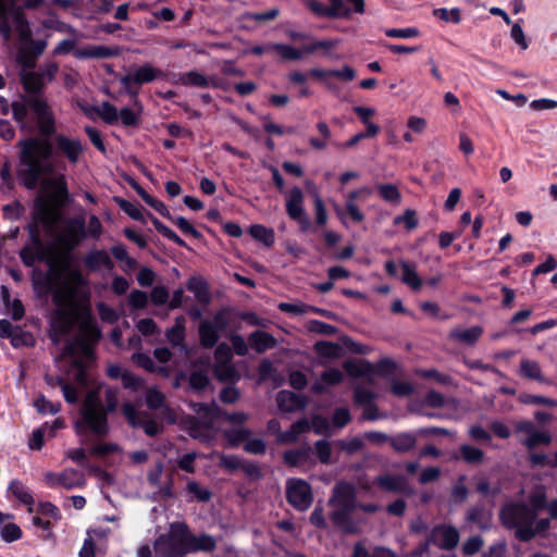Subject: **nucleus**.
Instances as JSON below:
<instances>
[{"label": "nucleus", "instance_id": "20e7f679", "mask_svg": "<svg viewBox=\"0 0 557 557\" xmlns=\"http://www.w3.org/2000/svg\"><path fill=\"white\" fill-rule=\"evenodd\" d=\"M107 407L103 406L100 391L91 389L88 392L83 407L82 418L75 424L76 432L81 434L85 429L102 435L108 431L107 412L116 408L119 399L114 389H106Z\"/></svg>", "mask_w": 557, "mask_h": 557}, {"label": "nucleus", "instance_id": "6e6d98bb", "mask_svg": "<svg viewBox=\"0 0 557 557\" xmlns=\"http://www.w3.org/2000/svg\"><path fill=\"white\" fill-rule=\"evenodd\" d=\"M385 35L391 38H416L420 35V32L417 27H406V28H387L384 30Z\"/></svg>", "mask_w": 557, "mask_h": 557}, {"label": "nucleus", "instance_id": "774afa93", "mask_svg": "<svg viewBox=\"0 0 557 557\" xmlns=\"http://www.w3.org/2000/svg\"><path fill=\"white\" fill-rule=\"evenodd\" d=\"M128 302L134 309H143L148 304V296L145 292L135 289L129 294Z\"/></svg>", "mask_w": 557, "mask_h": 557}, {"label": "nucleus", "instance_id": "ddd939ff", "mask_svg": "<svg viewBox=\"0 0 557 557\" xmlns=\"http://www.w3.org/2000/svg\"><path fill=\"white\" fill-rule=\"evenodd\" d=\"M287 499L298 510H307L312 503L310 485L300 479H292L287 482Z\"/></svg>", "mask_w": 557, "mask_h": 557}, {"label": "nucleus", "instance_id": "4d7b16f0", "mask_svg": "<svg viewBox=\"0 0 557 557\" xmlns=\"http://www.w3.org/2000/svg\"><path fill=\"white\" fill-rule=\"evenodd\" d=\"M433 14L444 22H451L454 24H458L461 21L460 10L457 8H454L451 10L445 8L435 9L433 11Z\"/></svg>", "mask_w": 557, "mask_h": 557}, {"label": "nucleus", "instance_id": "1a4fd4ad", "mask_svg": "<svg viewBox=\"0 0 557 557\" xmlns=\"http://www.w3.org/2000/svg\"><path fill=\"white\" fill-rule=\"evenodd\" d=\"M44 3V0H0V36L8 41L11 37L12 25L16 14H23L20 8L37 9Z\"/></svg>", "mask_w": 557, "mask_h": 557}, {"label": "nucleus", "instance_id": "13d9d810", "mask_svg": "<svg viewBox=\"0 0 557 557\" xmlns=\"http://www.w3.org/2000/svg\"><path fill=\"white\" fill-rule=\"evenodd\" d=\"M344 369L349 375L358 377L363 376L369 372L370 364L367 362L346 361L344 363Z\"/></svg>", "mask_w": 557, "mask_h": 557}, {"label": "nucleus", "instance_id": "8fccbe9b", "mask_svg": "<svg viewBox=\"0 0 557 557\" xmlns=\"http://www.w3.org/2000/svg\"><path fill=\"white\" fill-rule=\"evenodd\" d=\"M224 433L225 438L227 440L231 446H237L242 442H246L249 436V431L244 428H235L231 430H221Z\"/></svg>", "mask_w": 557, "mask_h": 557}, {"label": "nucleus", "instance_id": "6e6552de", "mask_svg": "<svg viewBox=\"0 0 557 557\" xmlns=\"http://www.w3.org/2000/svg\"><path fill=\"white\" fill-rule=\"evenodd\" d=\"M503 523L515 529L516 537L530 541L535 536L534 521L536 512L524 504H508L500 512Z\"/></svg>", "mask_w": 557, "mask_h": 557}, {"label": "nucleus", "instance_id": "6ab92c4d", "mask_svg": "<svg viewBox=\"0 0 557 557\" xmlns=\"http://www.w3.org/2000/svg\"><path fill=\"white\" fill-rule=\"evenodd\" d=\"M55 150L59 154L64 156L71 163L78 162L84 147L79 139L71 138L63 134L54 137Z\"/></svg>", "mask_w": 557, "mask_h": 557}, {"label": "nucleus", "instance_id": "b1692460", "mask_svg": "<svg viewBox=\"0 0 557 557\" xmlns=\"http://www.w3.org/2000/svg\"><path fill=\"white\" fill-rule=\"evenodd\" d=\"M178 82L184 86L207 88L209 86L218 87L219 84L214 76L207 77L198 71H190L180 74Z\"/></svg>", "mask_w": 557, "mask_h": 557}, {"label": "nucleus", "instance_id": "c756f323", "mask_svg": "<svg viewBox=\"0 0 557 557\" xmlns=\"http://www.w3.org/2000/svg\"><path fill=\"white\" fill-rule=\"evenodd\" d=\"M116 54V51L106 46H87L74 51L77 59H104Z\"/></svg>", "mask_w": 557, "mask_h": 557}, {"label": "nucleus", "instance_id": "37998d69", "mask_svg": "<svg viewBox=\"0 0 557 557\" xmlns=\"http://www.w3.org/2000/svg\"><path fill=\"white\" fill-rule=\"evenodd\" d=\"M377 191L386 202L399 205L401 201V195L398 188L393 184H380L377 185Z\"/></svg>", "mask_w": 557, "mask_h": 557}, {"label": "nucleus", "instance_id": "5701e85b", "mask_svg": "<svg viewBox=\"0 0 557 557\" xmlns=\"http://www.w3.org/2000/svg\"><path fill=\"white\" fill-rule=\"evenodd\" d=\"M483 334V329L479 325L469 329L455 327L449 332V337L460 344L473 346Z\"/></svg>", "mask_w": 557, "mask_h": 557}, {"label": "nucleus", "instance_id": "423d86ee", "mask_svg": "<svg viewBox=\"0 0 557 557\" xmlns=\"http://www.w3.org/2000/svg\"><path fill=\"white\" fill-rule=\"evenodd\" d=\"M194 410L198 414L200 424L190 430V435L196 438H210L215 432L222 430L225 422L242 425L247 420L244 412L228 414L223 412L215 404H195Z\"/></svg>", "mask_w": 557, "mask_h": 557}, {"label": "nucleus", "instance_id": "f3484780", "mask_svg": "<svg viewBox=\"0 0 557 557\" xmlns=\"http://www.w3.org/2000/svg\"><path fill=\"white\" fill-rule=\"evenodd\" d=\"M162 76L163 72L161 70L156 69L150 64H145L123 76L121 78V84L127 88L129 94L136 95V91L131 89L132 84L143 85Z\"/></svg>", "mask_w": 557, "mask_h": 557}, {"label": "nucleus", "instance_id": "f03ea898", "mask_svg": "<svg viewBox=\"0 0 557 557\" xmlns=\"http://www.w3.org/2000/svg\"><path fill=\"white\" fill-rule=\"evenodd\" d=\"M21 79L25 91L29 95L11 104L13 117L24 133L30 135L37 128L41 136L49 137L55 132L53 112L38 95L46 82L42 75L35 71L21 72Z\"/></svg>", "mask_w": 557, "mask_h": 557}, {"label": "nucleus", "instance_id": "864d4df0", "mask_svg": "<svg viewBox=\"0 0 557 557\" xmlns=\"http://www.w3.org/2000/svg\"><path fill=\"white\" fill-rule=\"evenodd\" d=\"M34 406L40 413H51L55 414L60 411L61 404L60 403H51L45 396H39L35 399Z\"/></svg>", "mask_w": 557, "mask_h": 557}, {"label": "nucleus", "instance_id": "603ef678", "mask_svg": "<svg viewBox=\"0 0 557 557\" xmlns=\"http://www.w3.org/2000/svg\"><path fill=\"white\" fill-rule=\"evenodd\" d=\"M329 17L337 18V17H348L351 13V9H349L344 0H329Z\"/></svg>", "mask_w": 557, "mask_h": 557}, {"label": "nucleus", "instance_id": "49530a36", "mask_svg": "<svg viewBox=\"0 0 557 557\" xmlns=\"http://www.w3.org/2000/svg\"><path fill=\"white\" fill-rule=\"evenodd\" d=\"M277 308L282 312L289 313L292 315H304L311 311H315L313 307L301 302H280Z\"/></svg>", "mask_w": 557, "mask_h": 557}, {"label": "nucleus", "instance_id": "0eeeda50", "mask_svg": "<svg viewBox=\"0 0 557 557\" xmlns=\"http://www.w3.org/2000/svg\"><path fill=\"white\" fill-rule=\"evenodd\" d=\"M189 528L185 522H172L169 531L154 542L156 557H184L188 554Z\"/></svg>", "mask_w": 557, "mask_h": 557}, {"label": "nucleus", "instance_id": "0e129e2a", "mask_svg": "<svg viewBox=\"0 0 557 557\" xmlns=\"http://www.w3.org/2000/svg\"><path fill=\"white\" fill-rule=\"evenodd\" d=\"M198 457V454L191 451L184 454L177 459V467L187 472V473H194L195 472V460Z\"/></svg>", "mask_w": 557, "mask_h": 557}, {"label": "nucleus", "instance_id": "ea45409f", "mask_svg": "<svg viewBox=\"0 0 557 557\" xmlns=\"http://www.w3.org/2000/svg\"><path fill=\"white\" fill-rule=\"evenodd\" d=\"M249 234L257 240L263 243L265 246H272L274 244V232L261 224L251 225Z\"/></svg>", "mask_w": 557, "mask_h": 557}, {"label": "nucleus", "instance_id": "052dcab7", "mask_svg": "<svg viewBox=\"0 0 557 557\" xmlns=\"http://www.w3.org/2000/svg\"><path fill=\"white\" fill-rule=\"evenodd\" d=\"M186 488L189 494L194 495V497L200 502H207L211 497L210 491L200 486L196 481H189Z\"/></svg>", "mask_w": 557, "mask_h": 557}, {"label": "nucleus", "instance_id": "de8ad7c7", "mask_svg": "<svg viewBox=\"0 0 557 557\" xmlns=\"http://www.w3.org/2000/svg\"><path fill=\"white\" fill-rule=\"evenodd\" d=\"M461 458L468 463H481L484 458V453L471 445L463 444L459 448Z\"/></svg>", "mask_w": 557, "mask_h": 557}, {"label": "nucleus", "instance_id": "aec40b11", "mask_svg": "<svg viewBox=\"0 0 557 557\" xmlns=\"http://www.w3.org/2000/svg\"><path fill=\"white\" fill-rule=\"evenodd\" d=\"M58 210L47 200L38 199L35 203L34 220L46 231H51L59 221Z\"/></svg>", "mask_w": 557, "mask_h": 557}, {"label": "nucleus", "instance_id": "4c0bfd02", "mask_svg": "<svg viewBox=\"0 0 557 557\" xmlns=\"http://www.w3.org/2000/svg\"><path fill=\"white\" fill-rule=\"evenodd\" d=\"M37 57L32 52L29 47H25L23 44L17 51V63L21 66V72L33 71L36 66Z\"/></svg>", "mask_w": 557, "mask_h": 557}, {"label": "nucleus", "instance_id": "c03bdc74", "mask_svg": "<svg viewBox=\"0 0 557 557\" xmlns=\"http://www.w3.org/2000/svg\"><path fill=\"white\" fill-rule=\"evenodd\" d=\"M214 374L220 381L225 382H233L238 377V373L232 362L215 363Z\"/></svg>", "mask_w": 557, "mask_h": 557}, {"label": "nucleus", "instance_id": "72a5a7b5", "mask_svg": "<svg viewBox=\"0 0 557 557\" xmlns=\"http://www.w3.org/2000/svg\"><path fill=\"white\" fill-rule=\"evenodd\" d=\"M401 281L413 290H419L422 286V280L416 271V267L407 261L401 262Z\"/></svg>", "mask_w": 557, "mask_h": 557}, {"label": "nucleus", "instance_id": "bb28decb", "mask_svg": "<svg viewBox=\"0 0 557 557\" xmlns=\"http://www.w3.org/2000/svg\"><path fill=\"white\" fill-rule=\"evenodd\" d=\"M216 547V541L213 536L202 533L200 535H194L189 531V545H188V554L197 553V552H206L211 553Z\"/></svg>", "mask_w": 557, "mask_h": 557}, {"label": "nucleus", "instance_id": "dca6fc26", "mask_svg": "<svg viewBox=\"0 0 557 557\" xmlns=\"http://www.w3.org/2000/svg\"><path fill=\"white\" fill-rule=\"evenodd\" d=\"M460 540L459 531L448 524H440L432 529V531L429 534V542H432L435 546L451 550L454 549Z\"/></svg>", "mask_w": 557, "mask_h": 557}, {"label": "nucleus", "instance_id": "f8f14e48", "mask_svg": "<svg viewBox=\"0 0 557 557\" xmlns=\"http://www.w3.org/2000/svg\"><path fill=\"white\" fill-rule=\"evenodd\" d=\"M516 432L521 434V444L529 449H533L539 445H549L552 443V435L548 431L539 430L529 420L518 421L515 424Z\"/></svg>", "mask_w": 557, "mask_h": 557}, {"label": "nucleus", "instance_id": "c85d7f7f", "mask_svg": "<svg viewBox=\"0 0 557 557\" xmlns=\"http://www.w3.org/2000/svg\"><path fill=\"white\" fill-rule=\"evenodd\" d=\"M276 401L278 408L285 412L296 411L305 406L302 398L290 391H281L276 396Z\"/></svg>", "mask_w": 557, "mask_h": 557}, {"label": "nucleus", "instance_id": "bf43d9fd", "mask_svg": "<svg viewBox=\"0 0 557 557\" xmlns=\"http://www.w3.org/2000/svg\"><path fill=\"white\" fill-rule=\"evenodd\" d=\"M164 396L154 387H150L146 392V404L150 409H159L163 406Z\"/></svg>", "mask_w": 557, "mask_h": 557}, {"label": "nucleus", "instance_id": "a18cd8bd", "mask_svg": "<svg viewBox=\"0 0 557 557\" xmlns=\"http://www.w3.org/2000/svg\"><path fill=\"white\" fill-rule=\"evenodd\" d=\"M274 52L278 53L282 59L287 61L299 60L305 54L304 48L300 50L284 44H274Z\"/></svg>", "mask_w": 557, "mask_h": 557}, {"label": "nucleus", "instance_id": "cd10ccee", "mask_svg": "<svg viewBox=\"0 0 557 557\" xmlns=\"http://www.w3.org/2000/svg\"><path fill=\"white\" fill-rule=\"evenodd\" d=\"M310 430V422L307 419H300L292 424L289 430L278 433L277 443L292 444L295 443L302 433Z\"/></svg>", "mask_w": 557, "mask_h": 557}, {"label": "nucleus", "instance_id": "4468645a", "mask_svg": "<svg viewBox=\"0 0 557 557\" xmlns=\"http://www.w3.org/2000/svg\"><path fill=\"white\" fill-rule=\"evenodd\" d=\"M122 411L132 426L143 428L147 435L153 436L160 432L161 425L157 421L148 418L141 411L137 410L135 405L126 403L123 405Z\"/></svg>", "mask_w": 557, "mask_h": 557}, {"label": "nucleus", "instance_id": "79ce46f5", "mask_svg": "<svg viewBox=\"0 0 557 557\" xmlns=\"http://www.w3.org/2000/svg\"><path fill=\"white\" fill-rule=\"evenodd\" d=\"M94 111L108 124H113L119 120L117 109L110 102H102L97 108H94Z\"/></svg>", "mask_w": 557, "mask_h": 557}, {"label": "nucleus", "instance_id": "09e8293b", "mask_svg": "<svg viewBox=\"0 0 557 557\" xmlns=\"http://www.w3.org/2000/svg\"><path fill=\"white\" fill-rule=\"evenodd\" d=\"M47 382L49 384H59L63 392L64 398L69 404H75L78 400L77 391L72 385L65 383L63 379L57 377L55 380L52 377H47Z\"/></svg>", "mask_w": 557, "mask_h": 557}, {"label": "nucleus", "instance_id": "9d476101", "mask_svg": "<svg viewBox=\"0 0 557 557\" xmlns=\"http://www.w3.org/2000/svg\"><path fill=\"white\" fill-rule=\"evenodd\" d=\"M45 484L51 488H82L86 485L84 472L74 468H66L61 472L47 471L42 474Z\"/></svg>", "mask_w": 557, "mask_h": 557}, {"label": "nucleus", "instance_id": "4be33fe9", "mask_svg": "<svg viewBox=\"0 0 557 557\" xmlns=\"http://www.w3.org/2000/svg\"><path fill=\"white\" fill-rule=\"evenodd\" d=\"M284 461L290 467H307L312 463L311 447L308 444L284 453Z\"/></svg>", "mask_w": 557, "mask_h": 557}, {"label": "nucleus", "instance_id": "f257e3e1", "mask_svg": "<svg viewBox=\"0 0 557 557\" xmlns=\"http://www.w3.org/2000/svg\"><path fill=\"white\" fill-rule=\"evenodd\" d=\"M20 256L26 267H34L37 261L46 264V271L33 269L32 282L40 295H52L54 309L50 337L58 344L76 327L74 338L64 347L62 360L73 366L75 381L87 385V366L92 360V346L100 337L89 309L77 300V294L87 281L79 271L69 270L67 260L47 247L38 236L33 237L32 244L24 247Z\"/></svg>", "mask_w": 557, "mask_h": 557}, {"label": "nucleus", "instance_id": "680f3d73", "mask_svg": "<svg viewBox=\"0 0 557 557\" xmlns=\"http://www.w3.org/2000/svg\"><path fill=\"white\" fill-rule=\"evenodd\" d=\"M0 535L5 542H14L21 539L22 531L20 527L13 522H9L5 527L0 531Z\"/></svg>", "mask_w": 557, "mask_h": 557}, {"label": "nucleus", "instance_id": "7ed1b4c3", "mask_svg": "<svg viewBox=\"0 0 557 557\" xmlns=\"http://www.w3.org/2000/svg\"><path fill=\"white\" fill-rule=\"evenodd\" d=\"M20 151V177L24 185L34 189L39 182L44 187L54 190L58 196L67 194L64 175H58L41 181L42 175L51 174L54 171V164L51 161L52 145L48 137H28L18 141Z\"/></svg>", "mask_w": 557, "mask_h": 557}, {"label": "nucleus", "instance_id": "a19ab883", "mask_svg": "<svg viewBox=\"0 0 557 557\" xmlns=\"http://www.w3.org/2000/svg\"><path fill=\"white\" fill-rule=\"evenodd\" d=\"M341 44V39H324L315 40L312 44L304 47L305 53H314L318 50H323L325 54H330L331 50L336 48Z\"/></svg>", "mask_w": 557, "mask_h": 557}, {"label": "nucleus", "instance_id": "f704fd0d", "mask_svg": "<svg viewBox=\"0 0 557 557\" xmlns=\"http://www.w3.org/2000/svg\"><path fill=\"white\" fill-rule=\"evenodd\" d=\"M9 491L16 497L21 503L28 506V511H33L34 497L32 496L28 488L20 481L14 480L9 485Z\"/></svg>", "mask_w": 557, "mask_h": 557}, {"label": "nucleus", "instance_id": "338daca9", "mask_svg": "<svg viewBox=\"0 0 557 557\" xmlns=\"http://www.w3.org/2000/svg\"><path fill=\"white\" fill-rule=\"evenodd\" d=\"M132 358L136 364H138L139 367H141L148 371L154 372V371H159L162 369L161 367H157L154 364L153 360L151 359V357L146 354L136 352L133 355Z\"/></svg>", "mask_w": 557, "mask_h": 557}, {"label": "nucleus", "instance_id": "a878e982", "mask_svg": "<svg viewBox=\"0 0 557 557\" xmlns=\"http://www.w3.org/2000/svg\"><path fill=\"white\" fill-rule=\"evenodd\" d=\"M248 344L253 350L261 354L274 348L277 345V341L271 334L258 330L248 336Z\"/></svg>", "mask_w": 557, "mask_h": 557}, {"label": "nucleus", "instance_id": "58836bf2", "mask_svg": "<svg viewBox=\"0 0 557 557\" xmlns=\"http://www.w3.org/2000/svg\"><path fill=\"white\" fill-rule=\"evenodd\" d=\"M352 557H396L393 552L383 547H375L372 550L366 548L362 543H357L354 547Z\"/></svg>", "mask_w": 557, "mask_h": 557}, {"label": "nucleus", "instance_id": "2eb2a0df", "mask_svg": "<svg viewBox=\"0 0 557 557\" xmlns=\"http://www.w3.org/2000/svg\"><path fill=\"white\" fill-rule=\"evenodd\" d=\"M85 235V220L75 218L66 222L59 235V242L65 249L72 250L83 240Z\"/></svg>", "mask_w": 557, "mask_h": 557}, {"label": "nucleus", "instance_id": "e2e57ef3", "mask_svg": "<svg viewBox=\"0 0 557 557\" xmlns=\"http://www.w3.org/2000/svg\"><path fill=\"white\" fill-rule=\"evenodd\" d=\"M117 203H119L120 208L132 219L137 220V221L144 220V214H143L141 208L138 207L137 205L132 203L127 200H123V199L119 200Z\"/></svg>", "mask_w": 557, "mask_h": 557}, {"label": "nucleus", "instance_id": "39448f33", "mask_svg": "<svg viewBox=\"0 0 557 557\" xmlns=\"http://www.w3.org/2000/svg\"><path fill=\"white\" fill-rule=\"evenodd\" d=\"M329 503L332 508L330 513L332 522L345 532H356L357 522L352 517L358 506L355 486L347 482L337 483Z\"/></svg>", "mask_w": 557, "mask_h": 557}, {"label": "nucleus", "instance_id": "c9c22d12", "mask_svg": "<svg viewBox=\"0 0 557 557\" xmlns=\"http://www.w3.org/2000/svg\"><path fill=\"white\" fill-rule=\"evenodd\" d=\"M185 322H186V319L183 315L177 317L175 319L174 325L170 330H168L166 337H168V341L173 346H182L183 345V342L185 338Z\"/></svg>", "mask_w": 557, "mask_h": 557}, {"label": "nucleus", "instance_id": "393cba45", "mask_svg": "<svg viewBox=\"0 0 557 557\" xmlns=\"http://www.w3.org/2000/svg\"><path fill=\"white\" fill-rule=\"evenodd\" d=\"M344 379V374L341 370L331 368L325 370L319 380H317L312 385V392L317 394L324 393L329 386L336 385L341 383Z\"/></svg>", "mask_w": 557, "mask_h": 557}, {"label": "nucleus", "instance_id": "5fc2aeb1", "mask_svg": "<svg viewBox=\"0 0 557 557\" xmlns=\"http://www.w3.org/2000/svg\"><path fill=\"white\" fill-rule=\"evenodd\" d=\"M317 351L324 357L336 358L342 352V347L332 342H318L315 344Z\"/></svg>", "mask_w": 557, "mask_h": 557}, {"label": "nucleus", "instance_id": "412c9836", "mask_svg": "<svg viewBox=\"0 0 557 557\" xmlns=\"http://www.w3.org/2000/svg\"><path fill=\"white\" fill-rule=\"evenodd\" d=\"M286 212L290 219L306 222L304 210V194L299 187L292 188L286 198Z\"/></svg>", "mask_w": 557, "mask_h": 557}, {"label": "nucleus", "instance_id": "e433bc0d", "mask_svg": "<svg viewBox=\"0 0 557 557\" xmlns=\"http://www.w3.org/2000/svg\"><path fill=\"white\" fill-rule=\"evenodd\" d=\"M520 374L527 379L544 382L539 362L530 359H522L520 362Z\"/></svg>", "mask_w": 557, "mask_h": 557}, {"label": "nucleus", "instance_id": "2f4dec72", "mask_svg": "<svg viewBox=\"0 0 557 557\" xmlns=\"http://www.w3.org/2000/svg\"><path fill=\"white\" fill-rule=\"evenodd\" d=\"M85 264L90 270L112 269L113 262L104 250H95L89 252L85 258Z\"/></svg>", "mask_w": 557, "mask_h": 557}, {"label": "nucleus", "instance_id": "9b49d317", "mask_svg": "<svg viewBox=\"0 0 557 557\" xmlns=\"http://www.w3.org/2000/svg\"><path fill=\"white\" fill-rule=\"evenodd\" d=\"M228 317L226 311H218L211 320H203L199 325L200 343L206 348L216 345L220 334L227 327Z\"/></svg>", "mask_w": 557, "mask_h": 557}, {"label": "nucleus", "instance_id": "7c9ffc66", "mask_svg": "<svg viewBox=\"0 0 557 557\" xmlns=\"http://www.w3.org/2000/svg\"><path fill=\"white\" fill-rule=\"evenodd\" d=\"M375 484L387 492H405L407 482L403 475L384 474L375 479Z\"/></svg>", "mask_w": 557, "mask_h": 557}, {"label": "nucleus", "instance_id": "473e14b6", "mask_svg": "<svg viewBox=\"0 0 557 557\" xmlns=\"http://www.w3.org/2000/svg\"><path fill=\"white\" fill-rule=\"evenodd\" d=\"M392 447L399 453H407L416 446L417 437L412 433H399L389 438Z\"/></svg>", "mask_w": 557, "mask_h": 557}, {"label": "nucleus", "instance_id": "3c124183", "mask_svg": "<svg viewBox=\"0 0 557 557\" xmlns=\"http://www.w3.org/2000/svg\"><path fill=\"white\" fill-rule=\"evenodd\" d=\"M14 348L29 347L35 345V338L29 332L23 331L21 327L10 338Z\"/></svg>", "mask_w": 557, "mask_h": 557}, {"label": "nucleus", "instance_id": "a211bd4d", "mask_svg": "<svg viewBox=\"0 0 557 557\" xmlns=\"http://www.w3.org/2000/svg\"><path fill=\"white\" fill-rule=\"evenodd\" d=\"M16 30L20 41L25 46L29 47L32 52L38 57L40 55L46 47L47 42L45 40H32V30L28 22L24 17L23 14H16L14 17V25H11Z\"/></svg>", "mask_w": 557, "mask_h": 557}, {"label": "nucleus", "instance_id": "69168bd1", "mask_svg": "<svg viewBox=\"0 0 557 557\" xmlns=\"http://www.w3.org/2000/svg\"><path fill=\"white\" fill-rule=\"evenodd\" d=\"M482 546L483 540L481 536H471L462 544V553L466 556H472L476 554L482 548Z\"/></svg>", "mask_w": 557, "mask_h": 557}]
</instances>
